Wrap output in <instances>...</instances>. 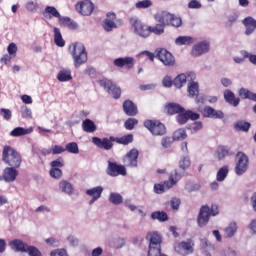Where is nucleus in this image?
Segmentation results:
<instances>
[{"instance_id":"obj_1","label":"nucleus","mask_w":256,"mask_h":256,"mask_svg":"<svg viewBox=\"0 0 256 256\" xmlns=\"http://www.w3.org/2000/svg\"><path fill=\"white\" fill-rule=\"evenodd\" d=\"M68 51L74 61V67L79 69L81 65H85L87 61V50L83 43H73L69 46Z\"/></svg>"},{"instance_id":"obj_2","label":"nucleus","mask_w":256,"mask_h":256,"mask_svg":"<svg viewBox=\"0 0 256 256\" xmlns=\"http://www.w3.org/2000/svg\"><path fill=\"white\" fill-rule=\"evenodd\" d=\"M217 215H219L217 205H212L211 207L208 205L201 206L197 217L198 227H207L211 217H217Z\"/></svg>"},{"instance_id":"obj_3","label":"nucleus","mask_w":256,"mask_h":256,"mask_svg":"<svg viewBox=\"0 0 256 256\" xmlns=\"http://www.w3.org/2000/svg\"><path fill=\"white\" fill-rule=\"evenodd\" d=\"M3 161L10 167H21V155L11 146H5L3 149Z\"/></svg>"},{"instance_id":"obj_4","label":"nucleus","mask_w":256,"mask_h":256,"mask_svg":"<svg viewBox=\"0 0 256 256\" xmlns=\"http://www.w3.org/2000/svg\"><path fill=\"white\" fill-rule=\"evenodd\" d=\"M234 171L238 177L245 175L249 171V156L244 152H238L236 154V165Z\"/></svg>"},{"instance_id":"obj_5","label":"nucleus","mask_w":256,"mask_h":256,"mask_svg":"<svg viewBox=\"0 0 256 256\" xmlns=\"http://www.w3.org/2000/svg\"><path fill=\"white\" fill-rule=\"evenodd\" d=\"M144 127H146V129H149L152 135L158 137H161L165 135V133H167V128L165 127V124L157 120H146L144 122Z\"/></svg>"},{"instance_id":"obj_6","label":"nucleus","mask_w":256,"mask_h":256,"mask_svg":"<svg viewBox=\"0 0 256 256\" xmlns=\"http://www.w3.org/2000/svg\"><path fill=\"white\" fill-rule=\"evenodd\" d=\"M130 24L134 29V33H136L138 37H143L144 39H146V37H149V35H151L150 26L141 23V20H138L137 17L130 18Z\"/></svg>"},{"instance_id":"obj_7","label":"nucleus","mask_w":256,"mask_h":256,"mask_svg":"<svg viewBox=\"0 0 256 256\" xmlns=\"http://www.w3.org/2000/svg\"><path fill=\"white\" fill-rule=\"evenodd\" d=\"M75 9L80 15L89 17L93 15V11H95V4H93L91 0H82L76 3Z\"/></svg>"},{"instance_id":"obj_8","label":"nucleus","mask_w":256,"mask_h":256,"mask_svg":"<svg viewBox=\"0 0 256 256\" xmlns=\"http://www.w3.org/2000/svg\"><path fill=\"white\" fill-rule=\"evenodd\" d=\"M146 239L149 242V250L161 251V243L163 239L157 232H148Z\"/></svg>"},{"instance_id":"obj_9","label":"nucleus","mask_w":256,"mask_h":256,"mask_svg":"<svg viewBox=\"0 0 256 256\" xmlns=\"http://www.w3.org/2000/svg\"><path fill=\"white\" fill-rule=\"evenodd\" d=\"M101 87L111 95L114 99H119L121 97V88L117 87L111 80L103 79L100 80Z\"/></svg>"},{"instance_id":"obj_10","label":"nucleus","mask_w":256,"mask_h":256,"mask_svg":"<svg viewBox=\"0 0 256 256\" xmlns=\"http://www.w3.org/2000/svg\"><path fill=\"white\" fill-rule=\"evenodd\" d=\"M156 57L166 67H173V65H175V57H173V54L166 49L157 50Z\"/></svg>"},{"instance_id":"obj_11","label":"nucleus","mask_w":256,"mask_h":256,"mask_svg":"<svg viewBox=\"0 0 256 256\" xmlns=\"http://www.w3.org/2000/svg\"><path fill=\"white\" fill-rule=\"evenodd\" d=\"M106 173L110 177H118V175H123V177H125V175H127V169H125V166L123 165H118L117 163L108 161Z\"/></svg>"},{"instance_id":"obj_12","label":"nucleus","mask_w":256,"mask_h":256,"mask_svg":"<svg viewBox=\"0 0 256 256\" xmlns=\"http://www.w3.org/2000/svg\"><path fill=\"white\" fill-rule=\"evenodd\" d=\"M196 75L195 72H187L179 74L174 80L173 85L176 89H181L184 85H186L187 81H194Z\"/></svg>"},{"instance_id":"obj_13","label":"nucleus","mask_w":256,"mask_h":256,"mask_svg":"<svg viewBox=\"0 0 256 256\" xmlns=\"http://www.w3.org/2000/svg\"><path fill=\"white\" fill-rule=\"evenodd\" d=\"M195 243L193 242V240L188 239L186 241L180 242V243H175L174 244V249L176 251V253H193V247H194Z\"/></svg>"},{"instance_id":"obj_14","label":"nucleus","mask_w":256,"mask_h":256,"mask_svg":"<svg viewBox=\"0 0 256 256\" xmlns=\"http://www.w3.org/2000/svg\"><path fill=\"white\" fill-rule=\"evenodd\" d=\"M209 49H211V45L207 41L198 42L193 46L191 54L193 57H201V55H205V53H209Z\"/></svg>"},{"instance_id":"obj_15","label":"nucleus","mask_w":256,"mask_h":256,"mask_svg":"<svg viewBox=\"0 0 256 256\" xmlns=\"http://www.w3.org/2000/svg\"><path fill=\"white\" fill-rule=\"evenodd\" d=\"M137 159H139V150L133 148L124 157V165L126 167H137Z\"/></svg>"},{"instance_id":"obj_16","label":"nucleus","mask_w":256,"mask_h":256,"mask_svg":"<svg viewBox=\"0 0 256 256\" xmlns=\"http://www.w3.org/2000/svg\"><path fill=\"white\" fill-rule=\"evenodd\" d=\"M115 19H117V16L113 12H109L106 15V19L102 23V27L104 31H107V33L113 31V29H117V24L115 23Z\"/></svg>"},{"instance_id":"obj_17","label":"nucleus","mask_w":256,"mask_h":256,"mask_svg":"<svg viewBox=\"0 0 256 256\" xmlns=\"http://www.w3.org/2000/svg\"><path fill=\"white\" fill-rule=\"evenodd\" d=\"M86 195H88V197H92L89 201V205H93L95 201L101 199V195H103V186H96L86 190Z\"/></svg>"},{"instance_id":"obj_18","label":"nucleus","mask_w":256,"mask_h":256,"mask_svg":"<svg viewBox=\"0 0 256 256\" xmlns=\"http://www.w3.org/2000/svg\"><path fill=\"white\" fill-rule=\"evenodd\" d=\"M111 141H113V137H110V139L109 138L101 139L98 137L92 138V143L96 145V147H99L100 149H105L106 151H109V149L113 147V143Z\"/></svg>"},{"instance_id":"obj_19","label":"nucleus","mask_w":256,"mask_h":256,"mask_svg":"<svg viewBox=\"0 0 256 256\" xmlns=\"http://www.w3.org/2000/svg\"><path fill=\"white\" fill-rule=\"evenodd\" d=\"M115 67H126V69H133L135 67V58L133 57H124V58H117L114 60Z\"/></svg>"},{"instance_id":"obj_20","label":"nucleus","mask_w":256,"mask_h":256,"mask_svg":"<svg viewBox=\"0 0 256 256\" xmlns=\"http://www.w3.org/2000/svg\"><path fill=\"white\" fill-rule=\"evenodd\" d=\"M154 19H155L156 23H160L161 25H164L165 27H169L171 13H169L167 11H158L156 14H154Z\"/></svg>"},{"instance_id":"obj_21","label":"nucleus","mask_w":256,"mask_h":256,"mask_svg":"<svg viewBox=\"0 0 256 256\" xmlns=\"http://www.w3.org/2000/svg\"><path fill=\"white\" fill-rule=\"evenodd\" d=\"M17 175H19V171L13 166L4 169L3 178L6 183H13L17 179Z\"/></svg>"},{"instance_id":"obj_22","label":"nucleus","mask_w":256,"mask_h":256,"mask_svg":"<svg viewBox=\"0 0 256 256\" xmlns=\"http://www.w3.org/2000/svg\"><path fill=\"white\" fill-rule=\"evenodd\" d=\"M43 15L45 19H49V20L54 18L59 21V19L61 18V13H59V10H57L55 6H46L43 11Z\"/></svg>"},{"instance_id":"obj_23","label":"nucleus","mask_w":256,"mask_h":256,"mask_svg":"<svg viewBox=\"0 0 256 256\" xmlns=\"http://www.w3.org/2000/svg\"><path fill=\"white\" fill-rule=\"evenodd\" d=\"M182 177L183 176L181 173H179L177 170L172 171L169 174V179L166 181L167 188L173 189V187H175V185L181 181Z\"/></svg>"},{"instance_id":"obj_24","label":"nucleus","mask_w":256,"mask_h":256,"mask_svg":"<svg viewBox=\"0 0 256 256\" xmlns=\"http://www.w3.org/2000/svg\"><path fill=\"white\" fill-rule=\"evenodd\" d=\"M123 109H124V113H126L128 117H135V115H137L138 113L137 107L131 100L124 101Z\"/></svg>"},{"instance_id":"obj_25","label":"nucleus","mask_w":256,"mask_h":256,"mask_svg":"<svg viewBox=\"0 0 256 256\" xmlns=\"http://www.w3.org/2000/svg\"><path fill=\"white\" fill-rule=\"evenodd\" d=\"M58 187L61 193H65V195L71 196L73 195V193H75V188H73V184H71V182L67 180L60 181Z\"/></svg>"},{"instance_id":"obj_26","label":"nucleus","mask_w":256,"mask_h":256,"mask_svg":"<svg viewBox=\"0 0 256 256\" xmlns=\"http://www.w3.org/2000/svg\"><path fill=\"white\" fill-rule=\"evenodd\" d=\"M243 25L246 27V35H251L255 29H256V20L251 17L248 16L246 17L243 21H242Z\"/></svg>"},{"instance_id":"obj_27","label":"nucleus","mask_w":256,"mask_h":256,"mask_svg":"<svg viewBox=\"0 0 256 256\" xmlns=\"http://www.w3.org/2000/svg\"><path fill=\"white\" fill-rule=\"evenodd\" d=\"M33 131H34L33 127H29V128L16 127L10 132V135L11 137H23L24 135H31Z\"/></svg>"},{"instance_id":"obj_28","label":"nucleus","mask_w":256,"mask_h":256,"mask_svg":"<svg viewBox=\"0 0 256 256\" xmlns=\"http://www.w3.org/2000/svg\"><path fill=\"white\" fill-rule=\"evenodd\" d=\"M224 99L226 103H229V105H233V107H237L241 101V99L235 97V93L231 90H225L224 91Z\"/></svg>"},{"instance_id":"obj_29","label":"nucleus","mask_w":256,"mask_h":256,"mask_svg":"<svg viewBox=\"0 0 256 256\" xmlns=\"http://www.w3.org/2000/svg\"><path fill=\"white\" fill-rule=\"evenodd\" d=\"M188 93L189 97H195L196 98V103H199V83L191 80L188 83Z\"/></svg>"},{"instance_id":"obj_30","label":"nucleus","mask_w":256,"mask_h":256,"mask_svg":"<svg viewBox=\"0 0 256 256\" xmlns=\"http://www.w3.org/2000/svg\"><path fill=\"white\" fill-rule=\"evenodd\" d=\"M57 79L60 83H66L67 81H71L73 76H71V69L63 68L57 74Z\"/></svg>"},{"instance_id":"obj_31","label":"nucleus","mask_w":256,"mask_h":256,"mask_svg":"<svg viewBox=\"0 0 256 256\" xmlns=\"http://www.w3.org/2000/svg\"><path fill=\"white\" fill-rule=\"evenodd\" d=\"M58 23L59 25H62L63 27H67L68 29L72 30H75L78 27L77 22L73 21L71 18L67 16H60Z\"/></svg>"},{"instance_id":"obj_32","label":"nucleus","mask_w":256,"mask_h":256,"mask_svg":"<svg viewBox=\"0 0 256 256\" xmlns=\"http://www.w3.org/2000/svg\"><path fill=\"white\" fill-rule=\"evenodd\" d=\"M165 109L169 115H176L177 113H183V111H185V108L177 103H169L166 105Z\"/></svg>"},{"instance_id":"obj_33","label":"nucleus","mask_w":256,"mask_h":256,"mask_svg":"<svg viewBox=\"0 0 256 256\" xmlns=\"http://www.w3.org/2000/svg\"><path fill=\"white\" fill-rule=\"evenodd\" d=\"M82 129L85 133H95L97 131V125L91 119H86L82 122Z\"/></svg>"},{"instance_id":"obj_34","label":"nucleus","mask_w":256,"mask_h":256,"mask_svg":"<svg viewBox=\"0 0 256 256\" xmlns=\"http://www.w3.org/2000/svg\"><path fill=\"white\" fill-rule=\"evenodd\" d=\"M227 175H229V166H222L216 174V181L223 183L227 179Z\"/></svg>"},{"instance_id":"obj_35","label":"nucleus","mask_w":256,"mask_h":256,"mask_svg":"<svg viewBox=\"0 0 256 256\" xmlns=\"http://www.w3.org/2000/svg\"><path fill=\"white\" fill-rule=\"evenodd\" d=\"M54 43L57 47H63L65 45V40L61 34V30L57 27H54Z\"/></svg>"},{"instance_id":"obj_36","label":"nucleus","mask_w":256,"mask_h":256,"mask_svg":"<svg viewBox=\"0 0 256 256\" xmlns=\"http://www.w3.org/2000/svg\"><path fill=\"white\" fill-rule=\"evenodd\" d=\"M237 224L235 222H231L225 229V237L231 239V237H235V233H237Z\"/></svg>"},{"instance_id":"obj_37","label":"nucleus","mask_w":256,"mask_h":256,"mask_svg":"<svg viewBox=\"0 0 256 256\" xmlns=\"http://www.w3.org/2000/svg\"><path fill=\"white\" fill-rule=\"evenodd\" d=\"M151 219H154L163 223L165 221H168L169 216H167V213L164 211H156L151 214Z\"/></svg>"},{"instance_id":"obj_38","label":"nucleus","mask_w":256,"mask_h":256,"mask_svg":"<svg viewBox=\"0 0 256 256\" xmlns=\"http://www.w3.org/2000/svg\"><path fill=\"white\" fill-rule=\"evenodd\" d=\"M173 141H183L187 139V130L180 128L173 133Z\"/></svg>"},{"instance_id":"obj_39","label":"nucleus","mask_w":256,"mask_h":256,"mask_svg":"<svg viewBox=\"0 0 256 256\" xmlns=\"http://www.w3.org/2000/svg\"><path fill=\"white\" fill-rule=\"evenodd\" d=\"M109 201L113 205H121V203H123V196L119 193L111 192L109 195Z\"/></svg>"},{"instance_id":"obj_40","label":"nucleus","mask_w":256,"mask_h":256,"mask_svg":"<svg viewBox=\"0 0 256 256\" xmlns=\"http://www.w3.org/2000/svg\"><path fill=\"white\" fill-rule=\"evenodd\" d=\"M193 41H195L193 39V37L191 36H180L178 38H176L175 43L176 45H191V43H193Z\"/></svg>"},{"instance_id":"obj_41","label":"nucleus","mask_w":256,"mask_h":256,"mask_svg":"<svg viewBox=\"0 0 256 256\" xmlns=\"http://www.w3.org/2000/svg\"><path fill=\"white\" fill-rule=\"evenodd\" d=\"M150 33H154V35H163L165 33V25L158 22L155 26H149Z\"/></svg>"},{"instance_id":"obj_42","label":"nucleus","mask_w":256,"mask_h":256,"mask_svg":"<svg viewBox=\"0 0 256 256\" xmlns=\"http://www.w3.org/2000/svg\"><path fill=\"white\" fill-rule=\"evenodd\" d=\"M235 129H237L238 131H249V129L251 128V123L249 122H245L243 120H239L235 125H234Z\"/></svg>"},{"instance_id":"obj_43","label":"nucleus","mask_w":256,"mask_h":256,"mask_svg":"<svg viewBox=\"0 0 256 256\" xmlns=\"http://www.w3.org/2000/svg\"><path fill=\"white\" fill-rule=\"evenodd\" d=\"M25 9H26V11H28V13H35V11H37V9H39V3H37V0H35V1L30 0V1L26 2Z\"/></svg>"},{"instance_id":"obj_44","label":"nucleus","mask_w":256,"mask_h":256,"mask_svg":"<svg viewBox=\"0 0 256 256\" xmlns=\"http://www.w3.org/2000/svg\"><path fill=\"white\" fill-rule=\"evenodd\" d=\"M183 25V20L181 17L175 16V14H171V18L169 20V27H181Z\"/></svg>"},{"instance_id":"obj_45","label":"nucleus","mask_w":256,"mask_h":256,"mask_svg":"<svg viewBox=\"0 0 256 256\" xmlns=\"http://www.w3.org/2000/svg\"><path fill=\"white\" fill-rule=\"evenodd\" d=\"M65 149L68 153H72L73 155H77L79 153V145H77L76 142L66 144Z\"/></svg>"},{"instance_id":"obj_46","label":"nucleus","mask_w":256,"mask_h":256,"mask_svg":"<svg viewBox=\"0 0 256 256\" xmlns=\"http://www.w3.org/2000/svg\"><path fill=\"white\" fill-rule=\"evenodd\" d=\"M229 155V149L225 146H220L217 149V158L219 161L225 159Z\"/></svg>"},{"instance_id":"obj_47","label":"nucleus","mask_w":256,"mask_h":256,"mask_svg":"<svg viewBox=\"0 0 256 256\" xmlns=\"http://www.w3.org/2000/svg\"><path fill=\"white\" fill-rule=\"evenodd\" d=\"M169 189L171 188H167V181H165L163 184L154 185V193H157L158 195L165 193V191H169Z\"/></svg>"},{"instance_id":"obj_48","label":"nucleus","mask_w":256,"mask_h":256,"mask_svg":"<svg viewBox=\"0 0 256 256\" xmlns=\"http://www.w3.org/2000/svg\"><path fill=\"white\" fill-rule=\"evenodd\" d=\"M151 6H153V1L151 0H142L135 4L136 9H149Z\"/></svg>"},{"instance_id":"obj_49","label":"nucleus","mask_w":256,"mask_h":256,"mask_svg":"<svg viewBox=\"0 0 256 256\" xmlns=\"http://www.w3.org/2000/svg\"><path fill=\"white\" fill-rule=\"evenodd\" d=\"M198 111H200L203 117H207L208 119H211L214 113L213 107L211 106H205L204 108H199Z\"/></svg>"},{"instance_id":"obj_50","label":"nucleus","mask_w":256,"mask_h":256,"mask_svg":"<svg viewBox=\"0 0 256 256\" xmlns=\"http://www.w3.org/2000/svg\"><path fill=\"white\" fill-rule=\"evenodd\" d=\"M179 167H180V169H183V171H185V169H189V167H191V159H189V156H185L180 159Z\"/></svg>"},{"instance_id":"obj_51","label":"nucleus","mask_w":256,"mask_h":256,"mask_svg":"<svg viewBox=\"0 0 256 256\" xmlns=\"http://www.w3.org/2000/svg\"><path fill=\"white\" fill-rule=\"evenodd\" d=\"M117 143H120L121 145H129V143H133V134H128L118 138Z\"/></svg>"},{"instance_id":"obj_52","label":"nucleus","mask_w":256,"mask_h":256,"mask_svg":"<svg viewBox=\"0 0 256 256\" xmlns=\"http://www.w3.org/2000/svg\"><path fill=\"white\" fill-rule=\"evenodd\" d=\"M187 121H189V116L187 115V111L184 110L177 116V123H179V125H185Z\"/></svg>"},{"instance_id":"obj_53","label":"nucleus","mask_w":256,"mask_h":256,"mask_svg":"<svg viewBox=\"0 0 256 256\" xmlns=\"http://www.w3.org/2000/svg\"><path fill=\"white\" fill-rule=\"evenodd\" d=\"M137 123H139V121L135 118H129L125 124L124 127L125 129H127L128 131H133V129L135 128V125H137Z\"/></svg>"},{"instance_id":"obj_54","label":"nucleus","mask_w":256,"mask_h":256,"mask_svg":"<svg viewBox=\"0 0 256 256\" xmlns=\"http://www.w3.org/2000/svg\"><path fill=\"white\" fill-rule=\"evenodd\" d=\"M21 115H22L23 119H32L33 118V112L27 106L21 107Z\"/></svg>"},{"instance_id":"obj_55","label":"nucleus","mask_w":256,"mask_h":256,"mask_svg":"<svg viewBox=\"0 0 256 256\" xmlns=\"http://www.w3.org/2000/svg\"><path fill=\"white\" fill-rule=\"evenodd\" d=\"M50 176L53 177V179H61V177H63V171L60 168H51Z\"/></svg>"},{"instance_id":"obj_56","label":"nucleus","mask_w":256,"mask_h":256,"mask_svg":"<svg viewBox=\"0 0 256 256\" xmlns=\"http://www.w3.org/2000/svg\"><path fill=\"white\" fill-rule=\"evenodd\" d=\"M173 138L167 136V137H164L162 138L161 140V145L162 147H164V149H169L171 147V145H173Z\"/></svg>"},{"instance_id":"obj_57","label":"nucleus","mask_w":256,"mask_h":256,"mask_svg":"<svg viewBox=\"0 0 256 256\" xmlns=\"http://www.w3.org/2000/svg\"><path fill=\"white\" fill-rule=\"evenodd\" d=\"M65 165L63 158H58L50 163L51 169H61Z\"/></svg>"},{"instance_id":"obj_58","label":"nucleus","mask_w":256,"mask_h":256,"mask_svg":"<svg viewBox=\"0 0 256 256\" xmlns=\"http://www.w3.org/2000/svg\"><path fill=\"white\" fill-rule=\"evenodd\" d=\"M50 256H69L65 248L55 249L50 252Z\"/></svg>"},{"instance_id":"obj_59","label":"nucleus","mask_w":256,"mask_h":256,"mask_svg":"<svg viewBox=\"0 0 256 256\" xmlns=\"http://www.w3.org/2000/svg\"><path fill=\"white\" fill-rule=\"evenodd\" d=\"M0 115L5 119L6 121H9L11 117H13V114L11 113V110L7 108L0 109Z\"/></svg>"},{"instance_id":"obj_60","label":"nucleus","mask_w":256,"mask_h":256,"mask_svg":"<svg viewBox=\"0 0 256 256\" xmlns=\"http://www.w3.org/2000/svg\"><path fill=\"white\" fill-rule=\"evenodd\" d=\"M7 51L10 55V57H16L17 56V44L10 43L7 47Z\"/></svg>"},{"instance_id":"obj_61","label":"nucleus","mask_w":256,"mask_h":256,"mask_svg":"<svg viewBox=\"0 0 256 256\" xmlns=\"http://www.w3.org/2000/svg\"><path fill=\"white\" fill-rule=\"evenodd\" d=\"M237 19H239V15L236 13L229 15L228 21L226 22V27H233V23H236Z\"/></svg>"},{"instance_id":"obj_62","label":"nucleus","mask_w":256,"mask_h":256,"mask_svg":"<svg viewBox=\"0 0 256 256\" xmlns=\"http://www.w3.org/2000/svg\"><path fill=\"white\" fill-rule=\"evenodd\" d=\"M52 155H61V153H65L66 149L63 146L60 145H54L52 146Z\"/></svg>"},{"instance_id":"obj_63","label":"nucleus","mask_w":256,"mask_h":256,"mask_svg":"<svg viewBox=\"0 0 256 256\" xmlns=\"http://www.w3.org/2000/svg\"><path fill=\"white\" fill-rule=\"evenodd\" d=\"M203 7V4L199 0H191L188 3V9H201Z\"/></svg>"},{"instance_id":"obj_64","label":"nucleus","mask_w":256,"mask_h":256,"mask_svg":"<svg viewBox=\"0 0 256 256\" xmlns=\"http://www.w3.org/2000/svg\"><path fill=\"white\" fill-rule=\"evenodd\" d=\"M213 111L214 112H212V116H210V119H224L225 113H223V111L215 110L214 108Z\"/></svg>"}]
</instances>
